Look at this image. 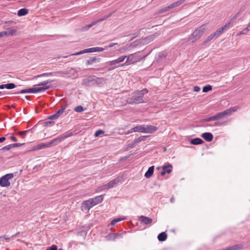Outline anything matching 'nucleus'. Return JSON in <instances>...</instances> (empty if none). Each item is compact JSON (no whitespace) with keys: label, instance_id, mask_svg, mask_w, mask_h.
<instances>
[{"label":"nucleus","instance_id":"20","mask_svg":"<svg viewBox=\"0 0 250 250\" xmlns=\"http://www.w3.org/2000/svg\"><path fill=\"white\" fill-rule=\"evenodd\" d=\"M154 166H151L148 168L146 173L145 174V176L146 178H150L153 174L154 172Z\"/></svg>","mask_w":250,"mask_h":250},{"label":"nucleus","instance_id":"60","mask_svg":"<svg viewBox=\"0 0 250 250\" xmlns=\"http://www.w3.org/2000/svg\"><path fill=\"white\" fill-rule=\"evenodd\" d=\"M11 140H12V141H13L14 142H17V138H16L15 137H14V136H11Z\"/></svg>","mask_w":250,"mask_h":250},{"label":"nucleus","instance_id":"51","mask_svg":"<svg viewBox=\"0 0 250 250\" xmlns=\"http://www.w3.org/2000/svg\"><path fill=\"white\" fill-rule=\"evenodd\" d=\"M29 131V130L20 131L18 133V134L19 135L22 136V135L26 134Z\"/></svg>","mask_w":250,"mask_h":250},{"label":"nucleus","instance_id":"46","mask_svg":"<svg viewBox=\"0 0 250 250\" xmlns=\"http://www.w3.org/2000/svg\"><path fill=\"white\" fill-rule=\"evenodd\" d=\"M170 8H168V6H167L166 7H164L163 8H162L161 9H160L158 12V13L159 14H161V13H163L166 11H167V10H170Z\"/></svg>","mask_w":250,"mask_h":250},{"label":"nucleus","instance_id":"2","mask_svg":"<svg viewBox=\"0 0 250 250\" xmlns=\"http://www.w3.org/2000/svg\"><path fill=\"white\" fill-rule=\"evenodd\" d=\"M141 53V51H138L127 56L126 62L121 66L128 65L140 62L146 56V55L142 56Z\"/></svg>","mask_w":250,"mask_h":250},{"label":"nucleus","instance_id":"61","mask_svg":"<svg viewBox=\"0 0 250 250\" xmlns=\"http://www.w3.org/2000/svg\"><path fill=\"white\" fill-rule=\"evenodd\" d=\"M6 140L5 137H2L0 138V143H2Z\"/></svg>","mask_w":250,"mask_h":250},{"label":"nucleus","instance_id":"64","mask_svg":"<svg viewBox=\"0 0 250 250\" xmlns=\"http://www.w3.org/2000/svg\"><path fill=\"white\" fill-rule=\"evenodd\" d=\"M166 173H167V172L163 169V171L161 172V175L163 176V175H164Z\"/></svg>","mask_w":250,"mask_h":250},{"label":"nucleus","instance_id":"45","mask_svg":"<svg viewBox=\"0 0 250 250\" xmlns=\"http://www.w3.org/2000/svg\"><path fill=\"white\" fill-rule=\"evenodd\" d=\"M204 120L206 122H210L211 121L216 120V119H215V116H212L209 117L208 118H205L204 119Z\"/></svg>","mask_w":250,"mask_h":250},{"label":"nucleus","instance_id":"21","mask_svg":"<svg viewBox=\"0 0 250 250\" xmlns=\"http://www.w3.org/2000/svg\"><path fill=\"white\" fill-rule=\"evenodd\" d=\"M120 181V179L118 178L114 179L113 180L110 181L108 183L106 184L108 188L109 189L114 187Z\"/></svg>","mask_w":250,"mask_h":250},{"label":"nucleus","instance_id":"13","mask_svg":"<svg viewBox=\"0 0 250 250\" xmlns=\"http://www.w3.org/2000/svg\"><path fill=\"white\" fill-rule=\"evenodd\" d=\"M90 81L94 82L95 83L99 85L105 83L107 79L104 78L95 77L93 78Z\"/></svg>","mask_w":250,"mask_h":250},{"label":"nucleus","instance_id":"11","mask_svg":"<svg viewBox=\"0 0 250 250\" xmlns=\"http://www.w3.org/2000/svg\"><path fill=\"white\" fill-rule=\"evenodd\" d=\"M144 133H152L157 130V128L151 125H144Z\"/></svg>","mask_w":250,"mask_h":250},{"label":"nucleus","instance_id":"56","mask_svg":"<svg viewBox=\"0 0 250 250\" xmlns=\"http://www.w3.org/2000/svg\"><path fill=\"white\" fill-rule=\"evenodd\" d=\"M133 132H134V131H133V128H132L131 129L128 130L126 132H125V134L128 135V134H129L130 133H132Z\"/></svg>","mask_w":250,"mask_h":250},{"label":"nucleus","instance_id":"16","mask_svg":"<svg viewBox=\"0 0 250 250\" xmlns=\"http://www.w3.org/2000/svg\"><path fill=\"white\" fill-rule=\"evenodd\" d=\"M237 107H232L223 111L224 117L231 115L237 110Z\"/></svg>","mask_w":250,"mask_h":250},{"label":"nucleus","instance_id":"26","mask_svg":"<svg viewBox=\"0 0 250 250\" xmlns=\"http://www.w3.org/2000/svg\"><path fill=\"white\" fill-rule=\"evenodd\" d=\"M242 247V245H236L226 249H222V250H236L241 249Z\"/></svg>","mask_w":250,"mask_h":250},{"label":"nucleus","instance_id":"42","mask_svg":"<svg viewBox=\"0 0 250 250\" xmlns=\"http://www.w3.org/2000/svg\"><path fill=\"white\" fill-rule=\"evenodd\" d=\"M109 189V188H108V186H107V184H105V185H104L103 186H101L98 187L97 188V191L103 190L104 189Z\"/></svg>","mask_w":250,"mask_h":250},{"label":"nucleus","instance_id":"54","mask_svg":"<svg viewBox=\"0 0 250 250\" xmlns=\"http://www.w3.org/2000/svg\"><path fill=\"white\" fill-rule=\"evenodd\" d=\"M193 89L195 92H199L200 90V88L198 86H195L193 88Z\"/></svg>","mask_w":250,"mask_h":250},{"label":"nucleus","instance_id":"9","mask_svg":"<svg viewBox=\"0 0 250 250\" xmlns=\"http://www.w3.org/2000/svg\"><path fill=\"white\" fill-rule=\"evenodd\" d=\"M61 72H53L49 73H44L42 74L38 75L34 77V78L43 77H49V76H55L58 77L61 74Z\"/></svg>","mask_w":250,"mask_h":250},{"label":"nucleus","instance_id":"1","mask_svg":"<svg viewBox=\"0 0 250 250\" xmlns=\"http://www.w3.org/2000/svg\"><path fill=\"white\" fill-rule=\"evenodd\" d=\"M147 92L148 90L146 88L134 92L132 94L131 97L127 99V103L129 104H139L145 103L147 100L144 95Z\"/></svg>","mask_w":250,"mask_h":250},{"label":"nucleus","instance_id":"39","mask_svg":"<svg viewBox=\"0 0 250 250\" xmlns=\"http://www.w3.org/2000/svg\"><path fill=\"white\" fill-rule=\"evenodd\" d=\"M74 111L77 112H81L83 111V108L82 105H78L74 109Z\"/></svg>","mask_w":250,"mask_h":250},{"label":"nucleus","instance_id":"49","mask_svg":"<svg viewBox=\"0 0 250 250\" xmlns=\"http://www.w3.org/2000/svg\"><path fill=\"white\" fill-rule=\"evenodd\" d=\"M230 24V22L227 23L224 26L222 27L221 28H223V30L224 31L225 30H226L229 27Z\"/></svg>","mask_w":250,"mask_h":250},{"label":"nucleus","instance_id":"17","mask_svg":"<svg viewBox=\"0 0 250 250\" xmlns=\"http://www.w3.org/2000/svg\"><path fill=\"white\" fill-rule=\"evenodd\" d=\"M202 137L208 142H211L213 138V135L209 132H205L202 134Z\"/></svg>","mask_w":250,"mask_h":250},{"label":"nucleus","instance_id":"23","mask_svg":"<svg viewBox=\"0 0 250 250\" xmlns=\"http://www.w3.org/2000/svg\"><path fill=\"white\" fill-rule=\"evenodd\" d=\"M167 238V234L165 232H162L159 233L158 235V239L159 241H164Z\"/></svg>","mask_w":250,"mask_h":250},{"label":"nucleus","instance_id":"18","mask_svg":"<svg viewBox=\"0 0 250 250\" xmlns=\"http://www.w3.org/2000/svg\"><path fill=\"white\" fill-rule=\"evenodd\" d=\"M185 2V0H179L175 2H173L170 4L169 6H168V8H170V9H173L175 7L180 6L182 4H183Z\"/></svg>","mask_w":250,"mask_h":250},{"label":"nucleus","instance_id":"48","mask_svg":"<svg viewBox=\"0 0 250 250\" xmlns=\"http://www.w3.org/2000/svg\"><path fill=\"white\" fill-rule=\"evenodd\" d=\"M104 131H103L102 130H99L95 132L94 136L95 137H97L99 135H100V134H104Z\"/></svg>","mask_w":250,"mask_h":250},{"label":"nucleus","instance_id":"37","mask_svg":"<svg viewBox=\"0 0 250 250\" xmlns=\"http://www.w3.org/2000/svg\"><path fill=\"white\" fill-rule=\"evenodd\" d=\"M16 87V85L13 83L5 84V88L8 89H11Z\"/></svg>","mask_w":250,"mask_h":250},{"label":"nucleus","instance_id":"35","mask_svg":"<svg viewBox=\"0 0 250 250\" xmlns=\"http://www.w3.org/2000/svg\"><path fill=\"white\" fill-rule=\"evenodd\" d=\"M211 89L212 86L210 85H207L203 87V92H207L210 91Z\"/></svg>","mask_w":250,"mask_h":250},{"label":"nucleus","instance_id":"53","mask_svg":"<svg viewBox=\"0 0 250 250\" xmlns=\"http://www.w3.org/2000/svg\"><path fill=\"white\" fill-rule=\"evenodd\" d=\"M23 144H20V143H16V144H12V146H13V148L14 147H19V146H22Z\"/></svg>","mask_w":250,"mask_h":250},{"label":"nucleus","instance_id":"41","mask_svg":"<svg viewBox=\"0 0 250 250\" xmlns=\"http://www.w3.org/2000/svg\"><path fill=\"white\" fill-rule=\"evenodd\" d=\"M17 32V31L15 29H10L7 31H6V35L9 36V35H15Z\"/></svg>","mask_w":250,"mask_h":250},{"label":"nucleus","instance_id":"5","mask_svg":"<svg viewBox=\"0 0 250 250\" xmlns=\"http://www.w3.org/2000/svg\"><path fill=\"white\" fill-rule=\"evenodd\" d=\"M104 50V48L100 47H96L89 48L81 50L77 53L72 54V55H79L86 53H92L95 52H102Z\"/></svg>","mask_w":250,"mask_h":250},{"label":"nucleus","instance_id":"50","mask_svg":"<svg viewBox=\"0 0 250 250\" xmlns=\"http://www.w3.org/2000/svg\"><path fill=\"white\" fill-rule=\"evenodd\" d=\"M12 148H13V146H12V144H10V145H9L4 146L1 149L2 150H4V149L9 150Z\"/></svg>","mask_w":250,"mask_h":250},{"label":"nucleus","instance_id":"8","mask_svg":"<svg viewBox=\"0 0 250 250\" xmlns=\"http://www.w3.org/2000/svg\"><path fill=\"white\" fill-rule=\"evenodd\" d=\"M106 19H107L106 17L105 16L100 19H99L98 20L93 21L90 24L86 25L84 26L83 27V31H86L88 30L90 28L92 27L93 26L96 25L98 23L101 22L102 21H104Z\"/></svg>","mask_w":250,"mask_h":250},{"label":"nucleus","instance_id":"36","mask_svg":"<svg viewBox=\"0 0 250 250\" xmlns=\"http://www.w3.org/2000/svg\"><path fill=\"white\" fill-rule=\"evenodd\" d=\"M146 137L144 136H141L134 140V143L137 144L140 142L145 141Z\"/></svg>","mask_w":250,"mask_h":250},{"label":"nucleus","instance_id":"3","mask_svg":"<svg viewBox=\"0 0 250 250\" xmlns=\"http://www.w3.org/2000/svg\"><path fill=\"white\" fill-rule=\"evenodd\" d=\"M206 26V24H203L200 27L195 30L191 35V37L188 38V40H191V38L194 39L192 42L196 41L199 39L205 31Z\"/></svg>","mask_w":250,"mask_h":250},{"label":"nucleus","instance_id":"55","mask_svg":"<svg viewBox=\"0 0 250 250\" xmlns=\"http://www.w3.org/2000/svg\"><path fill=\"white\" fill-rule=\"evenodd\" d=\"M49 250H57V247L55 245L52 246Z\"/></svg>","mask_w":250,"mask_h":250},{"label":"nucleus","instance_id":"27","mask_svg":"<svg viewBox=\"0 0 250 250\" xmlns=\"http://www.w3.org/2000/svg\"><path fill=\"white\" fill-rule=\"evenodd\" d=\"M62 141L60 136H58L55 139L52 140L51 142H50L48 145H49V146H51L53 145H56L58 142H60Z\"/></svg>","mask_w":250,"mask_h":250},{"label":"nucleus","instance_id":"28","mask_svg":"<svg viewBox=\"0 0 250 250\" xmlns=\"http://www.w3.org/2000/svg\"><path fill=\"white\" fill-rule=\"evenodd\" d=\"M28 10L26 8H21L20 9L18 12V15L19 16H23L26 15L28 13Z\"/></svg>","mask_w":250,"mask_h":250},{"label":"nucleus","instance_id":"15","mask_svg":"<svg viewBox=\"0 0 250 250\" xmlns=\"http://www.w3.org/2000/svg\"><path fill=\"white\" fill-rule=\"evenodd\" d=\"M101 60V59L100 58L91 57L86 61V64L88 65H91L94 63L99 62H100Z\"/></svg>","mask_w":250,"mask_h":250},{"label":"nucleus","instance_id":"14","mask_svg":"<svg viewBox=\"0 0 250 250\" xmlns=\"http://www.w3.org/2000/svg\"><path fill=\"white\" fill-rule=\"evenodd\" d=\"M90 201L92 202V204L94 206H95L100 203H101L103 200V196L99 195L93 198L90 199Z\"/></svg>","mask_w":250,"mask_h":250},{"label":"nucleus","instance_id":"4","mask_svg":"<svg viewBox=\"0 0 250 250\" xmlns=\"http://www.w3.org/2000/svg\"><path fill=\"white\" fill-rule=\"evenodd\" d=\"M14 177L13 173H8L0 178V186L2 187H7L10 185V182L9 180L12 179Z\"/></svg>","mask_w":250,"mask_h":250},{"label":"nucleus","instance_id":"19","mask_svg":"<svg viewBox=\"0 0 250 250\" xmlns=\"http://www.w3.org/2000/svg\"><path fill=\"white\" fill-rule=\"evenodd\" d=\"M73 132L71 130H69V131L61 134V135H60V136L62 140V141L66 138H67L68 137L72 136L73 135Z\"/></svg>","mask_w":250,"mask_h":250},{"label":"nucleus","instance_id":"40","mask_svg":"<svg viewBox=\"0 0 250 250\" xmlns=\"http://www.w3.org/2000/svg\"><path fill=\"white\" fill-rule=\"evenodd\" d=\"M110 237L113 239V240H115L117 238H119V237H120L121 236V234H120V233H113V234H111L110 235Z\"/></svg>","mask_w":250,"mask_h":250},{"label":"nucleus","instance_id":"52","mask_svg":"<svg viewBox=\"0 0 250 250\" xmlns=\"http://www.w3.org/2000/svg\"><path fill=\"white\" fill-rule=\"evenodd\" d=\"M27 93H29L28 89L21 90V91H20V92H19V93H20V94Z\"/></svg>","mask_w":250,"mask_h":250},{"label":"nucleus","instance_id":"12","mask_svg":"<svg viewBox=\"0 0 250 250\" xmlns=\"http://www.w3.org/2000/svg\"><path fill=\"white\" fill-rule=\"evenodd\" d=\"M94 206L90 201V199L85 201H84L82 204V208L84 210L88 211L92 207Z\"/></svg>","mask_w":250,"mask_h":250},{"label":"nucleus","instance_id":"31","mask_svg":"<svg viewBox=\"0 0 250 250\" xmlns=\"http://www.w3.org/2000/svg\"><path fill=\"white\" fill-rule=\"evenodd\" d=\"M224 31L223 30V28H220L217 29L214 33V35H215V38L219 37L223 33Z\"/></svg>","mask_w":250,"mask_h":250},{"label":"nucleus","instance_id":"59","mask_svg":"<svg viewBox=\"0 0 250 250\" xmlns=\"http://www.w3.org/2000/svg\"><path fill=\"white\" fill-rule=\"evenodd\" d=\"M138 43H137V41H135L134 42L131 43V45L133 47L136 46Z\"/></svg>","mask_w":250,"mask_h":250},{"label":"nucleus","instance_id":"7","mask_svg":"<svg viewBox=\"0 0 250 250\" xmlns=\"http://www.w3.org/2000/svg\"><path fill=\"white\" fill-rule=\"evenodd\" d=\"M66 106H62L61 108L58 110L55 113L48 117L49 119L56 120L59 118L61 115L64 112Z\"/></svg>","mask_w":250,"mask_h":250},{"label":"nucleus","instance_id":"10","mask_svg":"<svg viewBox=\"0 0 250 250\" xmlns=\"http://www.w3.org/2000/svg\"><path fill=\"white\" fill-rule=\"evenodd\" d=\"M139 220L141 223L144 225L150 224L152 222V219L151 218L143 215L139 217Z\"/></svg>","mask_w":250,"mask_h":250},{"label":"nucleus","instance_id":"6","mask_svg":"<svg viewBox=\"0 0 250 250\" xmlns=\"http://www.w3.org/2000/svg\"><path fill=\"white\" fill-rule=\"evenodd\" d=\"M50 88V86L38 87L37 85H35L34 87L28 88V89L29 93H37L44 92Z\"/></svg>","mask_w":250,"mask_h":250},{"label":"nucleus","instance_id":"58","mask_svg":"<svg viewBox=\"0 0 250 250\" xmlns=\"http://www.w3.org/2000/svg\"><path fill=\"white\" fill-rule=\"evenodd\" d=\"M117 44H118L117 43H111L109 44L108 47L111 48V47H112L113 46H114V45H117Z\"/></svg>","mask_w":250,"mask_h":250},{"label":"nucleus","instance_id":"38","mask_svg":"<svg viewBox=\"0 0 250 250\" xmlns=\"http://www.w3.org/2000/svg\"><path fill=\"white\" fill-rule=\"evenodd\" d=\"M127 56H122L117 58V59H115L117 62L120 63L122 62H123L124 60L126 59Z\"/></svg>","mask_w":250,"mask_h":250},{"label":"nucleus","instance_id":"33","mask_svg":"<svg viewBox=\"0 0 250 250\" xmlns=\"http://www.w3.org/2000/svg\"><path fill=\"white\" fill-rule=\"evenodd\" d=\"M171 165L169 164L168 166H164L163 169L164 171H165L167 173H170L171 172V169L169 168V167H171Z\"/></svg>","mask_w":250,"mask_h":250},{"label":"nucleus","instance_id":"62","mask_svg":"<svg viewBox=\"0 0 250 250\" xmlns=\"http://www.w3.org/2000/svg\"><path fill=\"white\" fill-rule=\"evenodd\" d=\"M3 237L7 242H8L9 241V240H10L9 237H8L7 236H5V235L3 236Z\"/></svg>","mask_w":250,"mask_h":250},{"label":"nucleus","instance_id":"29","mask_svg":"<svg viewBox=\"0 0 250 250\" xmlns=\"http://www.w3.org/2000/svg\"><path fill=\"white\" fill-rule=\"evenodd\" d=\"M191 144L193 145H200L203 143V141L200 138H196L191 140Z\"/></svg>","mask_w":250,"mask_h":250},{"label":"nucleus","instance_id":"22","mask_svg":"<svg viewBox=\"0 0 250 250\" xmlns=\"http://www.w3.org/2000/svg\"><path fill=\"white\" fill-rule=\"evenodd\" d=\"M106 63H107L108 65H114L113 67L108 68V71L112 70L115 69L116 68H117L119 66L116 65V64L119 63L118 62H117L116 60L109 61V62H107Z\"/></svg>","mask_w":250,"mask_h":250},{"label":"nucleus","instance_id":"43","mask_svg":"<svg viewBox=\"0 0 250 250\" xmlns=\"http://www.w3.org/2000/svg\"><path fill=\"white\" fill-rule=\"evenodd\" d=\"M214 38H215V35L214 33L211 35H210L208 38L205 41V42H208L210 41H211Z\"/></svg>","mask_w":250,"mask_h":250},{"label":"nucleus","instance_id":"32","mask_svg":"<svg viewBox=\"0 0 250 250\" xmlns=\"http://www.w3.org/2000/svg\"><path fill=\"white\" fill-rule=\"evenodd\" d=\"M125 219V218H118L113 219L110 223L111 226H114L117 223Z\"/></svg>","mask_w":250,"mask_h":250},{"label":"nucleus","instance_id":"34","mask_svg":"<svg viewBox=\"0 0 250 250\" xmlns=\"http://www.w3.org/2000/svg\"><path fill=\"white\" fill-rule=\"evenodd\" d=\"M52 80H47L45 81L44 82H41L37 84V86H48L47 85L48 83H50L52 82Z\"/></svg>","mask_w":250,"mask_h":250},{"label":"nucleus","instance_id":"57","mask_svg":"<svg viewBox=\"0 0 250 250\" xmlns=\"http://www.w3.org/2000/svg\"><path fill=\"white\" fill-rule=\"evenodd\" d=\"M6 31H2L0 32V37H3L4 36L6 35Z\"/></svg>","mask_w":250,"mask_h":250},{"label":"nucleus","instance_id":"25","mask_svg":"<svg viewBox=\"0 0 250 250\" xmlns=\"http://www.w3.org/2000/svg\"><path fill=\"white\" fill-rule=\"evenodd\" d=\"M154 38V35H150L146 37V38L142 39V42L143 43H148L152 41Z\"/></svg>","mask_w":250,"mask_h":250},{"label":"nucleus","instance_id":"63","mask_svg":"<svg viewBox=\"0 0 250 250\" xmlns=\"http://www.w3.org/2000/svg\"><path fill=\"white\" fill-rule=\"evenodd\" d=\"M4 88H5V84L0 85V89H3Z\"/></svg>","mask_w":250,"mask_h":250},{"label":"nucleus","instance_id":"47","mask_svg":"<svg viewBox=\"0 0 250 250\" xmlns=\"http://www.w3.org/2000/svg\"><path fill=\"white\" fill-rule=\"evenodd\" d=\"M250 30L249 28L247 26L245 28H244L240 33L239 35L241 34H247Z\"/></svg>","mask_w":250,"mask_h":250},{"label":"nucleus","instance_id":"44","mask_svg":"<svg viewBox=\"0 0 250 250\" xmlns=\"http://www.w3.org/2000/svg\"><path fill=\"white\" fill-rule=\"evenodd\" d=\"M214 116H215L216 120L221 119V118H223L224 117V115H223V114L222 112H219V113L216 114Z\"/></svg>","mask_w":250,"mask_h":250},{"label":"nucleus","instance_id":"24","mask_svg":"<svg viewBox=\"0 0 250 250\" xmlns=\"http://www.w3.org/2000/svg\"><path fill=\"white\" fill-rule=\"evenodd\" d=\"M133 131L134 132L144 133V125H137L133 127Z\"/></svg>","mask_w":250,"mask_h":250},{"label":"nucleus","instance_id":"30","mask_svg":"<svg viewBox=\"0 0 250 250\" xmlns=\"http://www.w3.org/2000/svg\"><path fill=\"white\" fill-rule=\"evenodd\" d=\"M49 147V145H48V144H40L38 145L37 146H36L35 149H41L43 148Z\"/></svg>","mask_w":250,"mask_h":250}]
</instances>
